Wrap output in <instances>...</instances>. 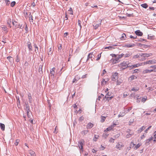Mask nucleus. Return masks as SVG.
Listing matches in <instances>:
<instances>
[{"mask_svg": "<svg viewBox=\"0 0 156 156\" xmlns=\"http://www.w3.org/2000/svg\"><path fill=\"white\" fill-rule=\"evenodd\" d=\"M131 136V134L130 133H128L126 135V137L127 138H128L130 137Z\"/></svg>", "mask_w": 156, "mask_h": 156, "instance_id": "5fc2aeb1", "label": "nucleus"}, {"mask_svg": "<svg viewBox=\"0 0 156 156\" xmlns=\"http://www.w3.org/2000/svg\"><path fill=\"white\" fill-rule=\"evenodd\" d=\"M110 55L113 57L110 60V63L111 64H114L118 63L119 61V59L123 57L124 55L123 53L119 55L112 54Z\"/></svg>", "mask_w": 156, "mask_h": 156, "instance_id": "f257e3e1", "label": "nucleus"}, {"mask_svg": "<svg viewBox=\"0 0 156 156\" xmlns=\"http://www.w3.org/2000/svg\"><path fill=\"white\" fill-rule=\"evenodd\" d=\"M149 9L152 10H154V8L153 7H150Z\"/></svg>", "mask_w": 156, "mask_h": 156, "instance_id": "774afa93", "label": "nucleus"}, {"mask_svg": "<svg viewBox=\"0 0 156 156\" xmlns=\"http://www.w3.org/2000/svg\"><path fill=\"white\" fill-rule=\"evenodd\" d=\"M29 110L28 109L27 110V115L28 117H30V113H29Z\"/></svg>", "mask_w": 156, "mask_h": 156, "instance_id": "603ef678", "label": "nucleus"}, {"mask_svg": "<svg viewBox=\"0 0 156 156\" xmlns=\"http://www.w3.org/2000/svg\"><path fill=\"white\" fill-rule=\"evenodd\" d=\"M145 128V127L144 126H143L140 128L138 130V133H140L143 130H144Z\"/></svg>", "mask_w": 156, "mask_h": 156, "instance_id": "aec40b11", "label": "nucleus"}, {"mask_svg": "<svg viewBox=\"0 0 156 156\" xmlns=\"http://www.w3.org/2000/svg\"><path fill=\"white\" fill-rule=\"evenodd\" d=\"M55 68L53 67L50 70V74L51 75L54 76L55 74Z\"/></svg>", "mask_w": 156, "mask_h": 156, "instance_id": "ddd939ff", "label": "nucleus"}, {"mask_svg": "<svg viewBox=\"0 0 156 156\" xmlns=\"http://www.w3.org/2000/svg\"><path fill=\"white\" fill-rule=\"evenodd\" d=\"M94 126L93 124L91 123H89L87 125V129H90Z\"/></svg>", "mask_w": 156, "mask_h": 156, "instance_id": "412c9836", "label": "nucleus"}, {"mask_svg": "<svg viewBox=\"0 0 156 156\" xmlns=\"http://www.w3.org/2000/svg\"><path fill=\"white\" fill-rule=\"evenodd\" d=\"M123 55H124L123 57H124L125 58H127L131 56L132 55V53L131 52H128L127 53H126V54H123Z\"/></svg>", "mask_w": 156, "mask_h": 156, "instance_id": "a211bd4d", "label": "nucleus"}, {"mask_svg": "<svg viewBox=\"0 0 156 156\" xmlns=\"http://www.w3.org/2000/svg\"><path fill=\"white\" fill-rule=\"evenodd\" d=\"M142 55H143V56L142 57H149L150 56H151V54H147V53L143 54H142Z\"/></svg>", "mask_w": 156, "mask_h": 156, "instance_id": "c85d7f7f", "label": "nucleus"}, {"mask_svg": "<svg viewBox=\"0 0 156 156\" xmlns=\"http://www.w3.org/2000/svg\"><path fill=\"white\" fill-rule=\"evenodd\" d=\"M109 80V79L108 78L106 79V80H105V79H103L102 82L101 83L103 84H105L106 83V82L108 81Z\"/></svg>", "mask_w": 156, "mask_h": 156, "instance_id": "f704fd0d", "label": "nucleus"}, {"mask_svg": "<svg viewBox=\"0 0 156 156\" xmlns=\"http://www.w3.org/2000/svg\"><path fill=\"white\" fill-rule=\"evenodd\" d=\"M135 46V44H125V47L127 48H131Z\"/></svg>", "mask_w": 156, "mask_h": 156, "instance_id": "dca6fc26", "label": "nucleus"}, {"mask_svg": "<svg viewBox=\"0 0 156 156\" xmlns=\"http://www.w3.org/2000/svg\"><path fill=\"white\" fill-rule=\"evenodd\" d=\"M147 133L145 132L143 133V134L141 136L140 138L141 139H143L144 138L147 136Z\"/></svg>", "mask_w": 156, "mask_h": 156, "instance_id": "c756f323", "label": "nucleus"}, {"mask_svg": "<svg viewBox=\"0 0 156 156\" xmlns=\"http://www.w3.org/2000/svg\"><path fill=\"white\" fill-rule=\"evenodd\" d=\"M28 156H36L35 152L32 150L29 151Z\"/></svg>", "mask_w": 156, "mask_h": 156, "instance_id": "6e6552de", "label": "nucleus"}, {"mask_svg": "<svg viewBox=\"0 0 156 156\" xmlns=\"http://www.w3.org/2000/svg\"><path fill=\"white\" fill-rule=\"evenodd\" d=\"M0 127L2 130L3 131L5 130V126L4 124L0 123Z\"/></svg>", "mask_w": 156, "mask_h": 156, "instance_id": "a878e982", "label": "nucleus"}, {"mask_svg": "<svg viewBox=\"0 0 156 156\" xmlns=\"http://www.w3.org/2000/svg\"><path fill=\"white\" fill-rule=\"evenodd\" d=\"M68 11L69 12V14L72 15L73 14V11L71 7L70 8L69 10H68Z\"/></svg>", "mask_w": 156, "mask_h": 156, "instance_id": "72a5a7b5", "label": "nucleus"}, {"mask_svg": "<svg viewBox=\"0 0 156 156\" xmlns=\"http://www.w3.org/2000/svg\"><path fill=\"white\" fill-rule=\"evenodd\" d=\"M58 51H61L62 48V45L61 44H60V46H58Z\"/></svg>", "mask_w": 156, "mask_h": 156, "instance_id": "c03bdc74", "label": "nucleus"}, {"mask_svg": "<svg viewBox=\"0 0 156 156\" xmlns=\"http://www.w3.org/2000/svg\"><path fill=\"white\" fill-rule=\"evenodd\" d=\"M101 22L100 23H99L98 24H94V28L95 29H96L98 28L101 25Z\"/></svg>", "mask_w": 156, "mask_h": 156, "instance_id": "4be33fe9", "label": "nucleus"}, {"mask_svg": "<svg viewBox=\"0 0 156 156\" xmlns=\"http://www.w3.org/2000/svg\"><path fill=\"white\" fill-rule=\"evenodd\" d=\"M19 140L17 139L16 140V142L14 143V144L16 146H17L18 145L19 142Z\"/></svg>", "mask_w": 156, "mask_h": 156, "instance_id": "ea45409f", "label": "nucleus"}, {"mask_svg": "<svg viewBox=\"0 0 156 156\" xmlns=\"http://www.w3.org/2000/svg\"><path fill=\"white\" fill-rule=\"evenodd\" d=\"M118 74L117 73H115L113 74L112 77V80L113 81H115L117 79H118Z\"/></svg>", "mask_w": 156, "mask_h": 156, "instance_id": "423d86ee", "label": "nucleus"}, {"mask_svg": "<svg viewBox=\"0 0 156 156\" xmlns=\"http://www.w3.org/2000/svg\"><path fill=\"white\" fill-rule=\"evenodd\" d=\"M156 63V60L155 59H151L145 62H144V65L147 64H153Z\"/></svg>", "mask_w": 156, "mask_h": 156, "instance_id": "7ed1b4c3", "label": "nucleus"}, {"mask_svg": "<svg viewBox=\"0 0 156 156\" xmlns=\"http://www.w3.org/2000/svg\"><path fill=\"white\" fill-rule=\"evenodd\" d=\"M5 1V2L6 3L7 5H9V2L10 1L9 0H4Z\"/></svg>", "mask_w": 156, "mask_h": 156, "instance_id": "864d4df0", "label": "nucleus"}, {"mask_svg": "<svg viewBox=\"0 0 156 156\" xmlns=\"http://www.w3.org/2000/svg\"><path fill=\"white\" fill-rule=\"evenodd\" d=\"M94 55L93 54V53H89L87 56V61L89 59H90L91 60L93 61V58H94Z\"/></svg>", "mask_w": 156, "mask_h": 156, "instance_id": "1a4fd4ad", "label": "nucleus"}, {"mask_svg": "<svg viewBox=\"0 0 156 156\" xmlns=\"http://www.w3.org/2000/svg\"><path fill=\"white\" fill-rule=\"evenodd\" d=\"M143 56V55L142 54H140V53H138L136 55H134L133 57V58H140V57H142Z\"/></svg>", "mask_w": 156, "mask_h": 156, "instance_id": "9d476101", "label": "nucleus"}, {"mask_svg": "<svg viewBox=\"0 0 156 156\" xmlns=\"http://www.w3.org/2000/svg\"><path fill=\"white\" fill-rule=\"evenodd\" d=\"M131 148L130 146L127 147L126 149V151H129L131 149Z\"/></svg>", "mask_w": 156, "mask_h": 156, "instance_id": "e2e57ef3", "label": "nucleus"}, {"mask_svg": "<svg viewBox=\"0 0 156 156\" xmlns=\"http://www.w3.org/2000/svg\"><path fill=\"white\" fill-rule=\"evenodd\" d=\"M29 110L28 109L27 110V115L28 117H30V113H29Z\"/></svg>", "mask_w": 156, "mask_h": 156, "instance_id": "3c124183", "label": "nucleus"}, {"mask_svg": "<svg viewBox=\"0 0 156 156\" xmlns=\"http://www.w3.org/2000/svg\"><path fill=\"white\" fill-rule=\"evenodd\" d=\"M129 63L128 62L124 61L118 65L119 67L121 69L123 70L126 69L128 67L130 66H129Z\"/></svg>", "mask_w": 156, "mask_h": 156, "instance_id": "f03ea898", "label": "nucleus"}, {"mask_svg": "<svg viewBox=\"0 0 156 156\" xmlns=\"http://www.w3.org/2000/svg\"><path fill=\"white\" fill-rule=\"evenodd\" d=\"M141 6L144 8H147L148 7L146 3H144L141 5Z\"/></svg>", "mask_w": 156, "mask_h": 156, "instance_id": "473e14b6", "label": "nucleus"}, {"mask_svg": "<svg viewBox=\"0 0 156 156\" xmlns=\"http://www.w3.org/2000/svg\"><path fill=\"white\" fill-rule=\"evenodd\" d=\"M116 125V124H113V125H111L107 128L105 130V131H107L111 130Z\"/></svg>", "mask_w": 156, "mask_h": 156, "instance_id": "0eeeda50", "label": "nucleus"}, {"mask_svg": "<svg viewBox=\"0 0 156 156\" xmlns=\"http://www.w3.org/2000/svg\"><path fill=\"white\" fill-rule=\"evenodd\" d=\"M151 127V126H149L148 128H147L145 131L144 132L147 133L148 131Z\"/></svg>", "mask_w": 156, "mask_h": 156, "instance_id": "58836bf2", "label": "nucleus"}, {"mask_svg": "<svg viewBox=\"0 0 156 156\" xmlns=\"http://www.w3.org/2000/svg\"><path fill=\"white\" fill-rule=\"evenodd\" d=\"M132 145H133V146H135V144H133V142H131L130 144V146H132Z\"/></svg>", "mask_w": 156, "mask_h": 156, "instance_id": "338daca9", "label": "nucleus"}, {"mask_svg": "<svg viewBox=\"0 0 156 156\" xmlns=\"http://www.w3.org/2000/svg\"><path fill=\"white\" fill-rule=\"evenodd\" d=\"M143 64H144V62L141 63H139V64H135V65H134L132 66L133 67V68H136V67H137L138 66H140L144 65Z\"/></svg>", "mask_w": 156, "mask_h": 156, "instance_id": "6ab92c4d", "label": "nucleus"}, {"mask_svg": "<svg viewBox=\"0 0 156 156\" xmlns=\"http://www.w3.org/2000/svg\"><path fill=\"white\" fill-rule=\"evenodd\" d=\"M68 34V33L67 32H66L64 34V37H66V36H67Z\"/></svg>", "mask_w": 156, "mask_h": 156, "instance_id": "13d9d810", "label": "nucleus"}, {"mask_svg": "<svg viewBox=\"0 0 156 156\" xmlns=\"http://www.w3.org/2000/svg\"><path fill=\"white\" fill-rule=\"evenodd\" d=\"M153 72L152 69L149 70L146 69L143 71V73H151Z\"/></svg>", "mask_w": 156, "mask_h": 156, "instance_id": "2eb2a0df", "label": "nucleus"}, {"mask_svg": "<svg viewBox=\"0 0 156 156\" xmlns=\"http://www.w3.org/2000/svg\"><path fill=\"white\" fill-rule=\"evenodd\" d=\"M65 18H66V20H68V17H67V13L66 12L65 13Z\"/></svg>", "mask_w": 156, "mask_h": 156, "instance_id": "680f3d73", "label": "nucleus"}, {"mask_svg": "<svg viewBox=\"0 0 156 156\" xmlns=\"http://www.w3.org/2000/svg\"><path fill=\"white\" fill-rule=\"evenodd\" d=\"M106 118V117L101 116V122H103L105 121Z\"/></svg>", "mask_w": 156, "mask_h": 156, "instance_id": "cd10ccee", "label": "nucleus"}, {"mask_svg": "<svg viewBox=\"0 0 156 156\" xmlns=\"http://www.w3.org/2000/svg\"><path fill=\"white\" fill-rule=\"evenodd\" d=\"M114 139L112 138H110L109 140V142L111 143H113L114 142Z\"/></svg>", "mask_w": 156, "mask_h": 156, "instance_id": "de8ad7c7", "label": "nucleus"}, {"mask_svg": "<svg viewBox=\"0 0 156 156\" xmlns=\"http://www.w3.org/2000/svg\"><path fill=\"white\" fill-rule=\"evenodd\" d=\"M31 99H32V98L31 96H29V101L30 103L31 102V101H32Z\"/></svg>", "mask_w": 156, "mask_h": 156, "instance_id": "4d7b16f0", "label": "nucleus"}, {"mask_svg": "<svg viewBox=\"0 0 156 156\" xmlns=\"http://www.w3.org/2000/svg\"><path fill=\"white\" fill-rule=\"evenodd\" d=\"M126 38V35L124 33L122 34L120 39L121 40H124Z\"/></svg>", "mask_w": 156, "mask_h": 156, "instance_id": "b1692460", "label": "nucleus"}, {"mask_svg": "<svg viewBox=\"0 0 156 156\" xmlns=\"http://www.w3.org/2000/svg\"><path fill=\"white\" fill-rule=\"evenodd\" d=\"M98 58H97L96 59V60L97 61H98V60L100 58H101V54H98Z\"/></svg>", "mask_w": 156, "mask_h": 156, "instance_id": "8fccbe9b", "label": "nucleus"}, {"mask_svg": "<svg viewBox=\"0 0 156 156\" xmlns=\"http://www.w3.org/2000/svg\"><path fill=\"white\" fill-rule=\"evenodd\" d=\"M155 133V134L153 136V138L154 139L153 141L154 142H156V133Z\"/></svg>", "mask_w": 156, "mask_h": 156, "instance_id": "79ce46f5", "label": "nucleus"}, {"mask_svg": "<svg viewBox=\"0 0 156 156\" xmlns=\"http://www.w3.org/2000/svg\"><path fill=\"white\" fill-rule=\"evenodd\" d=\"M138 69H135L134 70L133 73H138Z\"/></svg>", "mask_w": 156, "mask_h": 156, "instance_id": "052dcab7", "label": "nucleus"}, {"mask_svg": "<svg viewBox=\"0 0 156 156\" xmlns=\"http://www.w3.org/2000/svg\"><path fill=\"white\" fill-rule=\"evenodd\" d=\"M124 145L123 144H121V143L119 142L115 146V148L119 150H121L123 147Z\"/></svg>", "mask_w": 156, "mask_h": 156, "instance_id": "39448f33", "label": "nucleus"}, {"mask_svg": "<svg viewBox=\"0 0 156 156\" xmlns=\"http://www.w3.org/2000/svg\"><path fill=\"white\" fill-rule=\"evenodd\" d=\"M113 48L112 46H109L108 47H106L105 48V49H108L110 50H112Z\"/></svg>", "mask_w": 156, "mask_h": 156, "instance_id": "a19ab883", "label": "nucleus"}, {"mask_svg": "<svg viewBox=\"0 0 156 156\" xmlns=\"http://www.w3.org/2000/svg\"><path fill=\"white\" fill-rule=\"evenodd\" d=\"M16 4V2L15 1L12 2L10 4V5L11 6H14Z\"/></svg>", "mask_w": 156, "mask_h": 156, "instance_id": "37998d69", "label": "nucleus"}, {"mask_svg": "<svg viewBox=\"0 0 156 156\" xmlns=\"http://www.w3.org/2000/svg\"><path fill=\"white\" fill-rule=\"evenodd\" d=\"M123 82V80L121 78L118 79L117 81V85H120Z\"/></svg>", "mask_w": 156, "mask_h": 156, "instance_id": "f3484780", "label": "nucleus"}, {"mask_svg": "<svg viewBox=\"0 0 156 156\" xmlns=\"http://www.w3.org/2000/svg\"><path fill=\"white\" fill-rule=\"evenodd\" d=\"M150 67L154 68L153 69H152L153 72H156V65L151 66Z\"/></svg>", "mask_w": 156, "mask_h": 156, "instance_id": "2f4dec72", "label": "nucleus"}, {"mask_svg": "<svg viewBox=\"0 0 156 156\" xmlns=\"http://www.w3.org/2000/svg\"><path fill=\"white\" fill-rule=\"evenodd\" d=\"M135 33L136 35L140 36H142L143 34V33L140 31V30H137L135 31Z\"/></svg>", "mask_w": 156, "mask_h": 156, "instance_id": "9b49d317", "label": "nucleus"}, {"mask_svg": "<svg viewBox=\"0 0 156 156\" xmlns=\"http://www.w3.org/2000/svg\"><path fill=\"white\" fill-rule=\"evenodd\" d=\"M137 77L134 75H132L129 78V80L130 81H132L136 79Z\"/></svg>", "mask_w": 156, "mask_h": 156, "instance_id": "f8f14e48", "label": "nucleus"}, {"mask_svg": "<svg viewBox=\"0 0 156 156\" xmlns=\"http://www.w3.org/2000/svg\"><path fill=\"white\" fill-rule=\"evenodd\" d=\"M99 137V136H98V135H97V136H96L95 135V139H94V141H97V139H98Z\"/></svg>", "mask_w": 156, "mask_h": 156, "instance_id": "a18cd8bd", "label": "nucleus"}, {"mask_svg": "<svg viewBox=\"0 0 156 156\" xmlns=\"http://www.w3.org/2000/svg\"><path fill=\"white\" fill-rule=\"evenodd\" d=\"M84 142V141L83 140H81L79 141L78 146L80 150H83V144Z\"/></svg>", "mask_w": 156, "mask_h": 156, "instance_id": "20e7f679", "label": "nucleus"}, {"mask_svg": "<svg viewBox=\"0 0 156 156\" xmlns=\"http://www.w3.org/2000/svg\"><path fill=\"white\" fill-rule=\"evenodd\" d=\"M84 118L83 116L80 117L79 118V120L80 121L82 122L84 119Z\"/></svg>", "mask_w": 156, "mask_h": 156, "instance_id": "4c0bfd02", "label": "nucleus"}, {"mask_svg": "<svg viewBox=\"0 0 156 156\" xmlns=\"http://www.w3.org/2000/svg\"><path fill=\"white\" fill-rule=\"evenodd\" d=\"M142 145V144L141 143H139L137 145H136L134 149L135 150H136L140 146Z\"/></svg>", "mask_w": 156, "mask_h": 156, "instance_id": "5701e85b", "label": "nucleus"}, {"mask_svg": "<svg viewBox=\"0 0 156 156\" xmlns=\"http://www.w3.org/2000/svg\"><path fill=\"white\" fill-rule=\"evenodd\" d=\"M147 97L144 96L143 98H142L141 101L143 103L147 99Z\"/></svg>", "mask_w": 156, "mask_h": 156, "instance_id": "7c9ffc66", "label": "nucleus"}, {"mask_svg": "<svg viewBox=\"0 0 156 156\" xmlns=\"http://www.w3.org/2000/svg\"><path fill=\"white\" fill-rule=\"evenodd\" d=\"M29 18L30 22H32L33 21V16L30 13L29 15Z\"/></svg>", "mask_w": 156, "mask_h": 156, "instance_id": "c9c22d12", "label": "nucleus"}, {"mask_svg": "<svg viewBox=\"0 0 156 156\" xmlns=\"http://www.w3.org/2000/svg\"><path fill=\"white\" fill-rule=\"evenodd\" d=\"M34 47L36 48V49L35 50V51L37 53L38 51V48L37 46V45L36 44H35L34 45Z\"/></svg>", "mask_w": 156, "mask_h": 156, "instance_id": "e433bc0d", "label": "nucleus"}, {"mask_svg": "<svg viewBox=\"0 0 156 156\" xmlns=\"http://www.w3.org/2000/svg\"><path fill=\"white\" fill-rule=\"evenodd\" d=\"M31 6L33 7H34L35 6V4L34 2H33L31 4Z\"/></svg>", "mask_w": 156, "mask_h": 156, "instance_id": "69168bd1", "label": "nucleus"}, {"mask_svg": "<svg viewBox=\"0 0 156 156\" xmlns=\"http://www.w3.org/2000/svg\"><path fill=\"white\" fill-rule=\"evenodd\" d=\"M13 25L15 27H18L19 26L18 23L16 21L12 22Z\"/></svg>", "mask_w": 156, "mask_h": 156, "instance_id": "bb28decb", "label": "nucleus"}, {"mask_svg": "<svg viewBox=\"0 0 156 156\" xmlns=\"http://www.w3.org/2000/svg\"><path fill=\"white\" fill-rule=\"evenodd\" d=\"M101 147L100 148L101 150H103L105 148V147H104L102 145H101Z\"/></svg>", "mask_w": 156, "mask_h": 156, "instance_id": "0e129e2a", "label": "nucleus"}, {"mask_svg": "<svg viewBox=\"0 0 156 156\" xmlns=\"http://www.w3.org/2000/svg\"><path fill=\"white\" fill-rule=\"evenodd\" d=\"M78 25L80 26V28H81V21L80 20H78Z\"/></svg>", "mask_w": 156, "mask_h": 156, "instance_id": "09e8293b", "label": "nucleus"}, {"mask_svg": "<svg viewBox=\"0 0 156 156\" xmlns=\"http://www.w3.org/2000/svg\"><path fill=\"white\" fill-rule=\"evenodd\" d=\"M147 90H148V91L149 92L150 91H152L153 90V88L149 87L147 88Z\"/></svg>", "mask_w": 156, "mask_h": 156, "instance_id": "49530a36", "label": "nucleus"}, {"mask_svg": "<svg viewBox=\"0 0 156 156\" xmlns=\"http://www.w3.org/2000/svg\"><path fill=\"white\" fill-rule=\"evenodd\" d=\"M41 71L42 72V66H40L39 68V72H40V71Z\"/></svg>", "mask_w": 156, "mask_h": 156, "instance_id": "6e6d98bb", "label": "nucleus"}, {"mask_svg": "<svg viewBox=\"0 0 156 156\" xmlns=\"http://www.w3.org/2000/svg\"><path fill=\"white\" fill-rule=\"evenodd\" d=\"M106 72L105 69H104L103 71V73H102V76H103L104 74H105L106 73Z\"/></svg>", "mask_w": 156, "mask_h": 156, "instance_id": "bf43d9fd", "label": "nucleus"}, {"mask_svg": "<svg viewBox=\"0 0 156 156\" xmlns=\"http://www.w3.org/2000/svg\"><path fill=\"white\" fill-rule=\"evenodd\" d=\"M27 45L28 47L29 48V50L32 51V46L31 43L29 41V42H27Z\"/></svg>", "mask_w": 156, "mask_h": 156, "instance_id": "4468645a", "label": "nucleus"}, {"mask_svg": "<svg viewBox=\"0 0 156 156\" xmlns=\"http://www.w3.org/2000/svg\"><path fill=\"white\" fill-rule=\"evenodd\" d=\"M139 87H133V88L131 90V91H138L139 90Z\"/></svg>", "mask_w": 156, "mask_h": 156, "instance_id": "393cba45", "label": "nucleus"}]
</instances>
